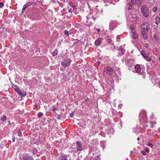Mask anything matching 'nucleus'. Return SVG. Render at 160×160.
Returning a JSON list of instances; mask_svg holds the SVG:
<instances>
[{"label":"nucleus","instance_id":"1","mask_svg":"<svg viewBox=\"0 0 160 160\" xmlns=\"http://www.w3.org/2000/svg\"><path fill=\"white\" fill-rule=\"evenodd\" d=\"M141 11L144 17L147 18L149 16V9L147 6L145 5L142 6L141 7Z\"/></svg>","mask_w":160,"mask_h":160},{"label":"nucleus","instance_id":"2","mask_svg":"<svg viewBox=\"0 0 160 160\" xmlns=\"http://www.w3.org/2000/svg\"><path fill=\"white\" fill-rule=\"evenodd\" d=\"M139 120L141 123H145L147 121L146 112L144 111L141 112L139 114Z\"/></svg>","mask_w":160,"mask_h":160},{"label":"nucleus","instance_id":"3","mask_svg":"<svg viewBox=\"0 0 160 160\" xmlns=\"http://www.w3.org/2000/svg\"><path fill=\"white\" fill-rule=\"evenodd\" d=\"M12 87L15 91L19 94L21 97H23L26 96V92L24 91L22 92L16 85L12 84Z\"/></svg>","mask_w":160,"mask_h":160},{"label":"nucleus","instance_id":"4","mask_svg":"<svg viewBox=\"0 0 160 160\" xmlns=\"http://www.w3.org/2000/svg\"><path fill=\"white\" fill-rule=\"evenodd\" d=\"M113 69L109 66L105 68L104 69V74L111 76L112 75Z\"/></svg>","mask_w":160,"mask_h":160},{"label":"nucleus","instance_id":"5","mask_svg":"<svg viewBox=\"0 0 160 160\" xmlns=\"http://www.w3.org/2000/svg\"><path fill=\"white\" fill-rule=\"evenodd\" d=\"M142 31H148L150 29L149 24L147 22H144L141 26Z\"/></svg>","mask_w":160,"mask_h":160},{"label":"nucleus","instance_id":"6","mask_svg":"<svg viewBox=\"0 0 160 160\" xmlns=\"http://www.w3.org/2000/svg\"><path fill=\"white\" fill-rule=\"evenodd\" d=\"M141 54L143 57L148 62L150 61L151 60L152 58L151 57H149L147 54L146 53L145 51L143 50L141 52Z\"/></svg>","mask_w":160,"mask_h":160},{"label":"nucleus","instance_id":"7","mask_svg":"<svg viewBox=\"0 0 160 160\" xmlns=\"http://www.w3.org/2000/svg\"><path fill=\"white\" fill-rule=\"evenodd\" d=\"M71 62V59H67L64 60L61 63L62 66L66 67L67 66H69L70 65V63Z\"/></svg>","mask_w":160,"mask_h":160},{"label":"nucleus","instance_id":"8","mask_svg":"<svg viewBox=\"0 0 160 160\" xmlns=\"http://www.w3.org/2000/svg\"><path fill=\"white\" fill-rule=\"evenodd\" d=\"M22 159V160H34L32 156L28 154H24Z\"/></svg>","mask_w":160,"mask_h":160},{"label":"nucleus","instance_id":"9","mask_svg":"<svg viewBox=\"0 0 160 160\" xmlns=\"http://www.w3.org/2000/svg\"><path fill=\"white\" fill-rule=\"evenodd\" d=\"M76 149L77 151H81L82 150L81 142L80 141H77L76 142Z\"/></svg>","mask_w":160,"mask_h":160},{"label":"nucleus","instance_id":"10","mask_svg":"<svg viewBox=\"0 0 160 160\" xmlns=\"http://www.w3.org/2000/svg\"><path fill=\"white\" fill-rule=\"evenodd\" d=\"M33 3L32 2H30L28 3L25 4L23 6L22 9V12L24 11L25 10L28 6H31Z\"/></svg>","mask_w":160,"mask_h":160},{"label":"nucleus","instance_id":"11","mask_svg":"<svg viewBox=\"0 0 160 160\" xmlns=\"http://www.w3.org/2000/svg\"><path fill=\"white\" fill-rule=\"evenodd\" d=\"M135 69L136 72L138 73H140L141 69L140 67V66L139 65H136L135 67Z\"/></svg>","mask_w":160,"mask_h":160},{"label":"nucleus","instance_id":"12","mask_svg":"<svg viewBox=\"0 0 160 160\" xmlns=\"http://www.w3.org/2000/svg\"><path fill=\"white\" fill-rule=\"evenodd\" d=\"M102 40V38H99L98 39L95 41V45L97 46H99L100 43H101Z\"/></svg>","mask_w":160,"mask_h":160},{"label":"nucleus","instance_id":"13","mask_svg":"<svg viewBox=\"0 0 160 160\" xmlns=\"http://www.w3.org/2000/svg\"><path fill=\"white\" fill-rule=\"evenodd\" d=\"M105 60H104V59L99 58V60L96 62L95 64L96 65L98 66L100 65L101 62H102V64L105 63Z\"/></svg>","mask_w":160,"mask_h":160},{"label":"nucleus","instance_id":"14","mask_svg":"<svg viewBox=\"0 0 160 160\" xmlns=\"http://www.w3.org/2000/svg\"><path fill=\"white\" fill-rule=\"evenodd\" d=\"M125 51V50L121 47H120L118 50V53L120 56L122 55L124 53Z\"/></svg>","mask_w":160,"mask_h":160},{"label":"nucleus","instance_id":"15","mask_svg":"<svg viewBox=\"0 0 160 160\" xmlns=\"http://www.w3.org/2000/svg\"><path fill=\"white\" fill-rule=\"evenodd\" d=\"M147 32L146 31H141L142 36L143 38L146 39H147L148 37L147 34Z\"/></svg>","mask_w":160,"mask_h":160},{"label":"nucleus","instance_id":"16","mask_svg":"<svg viewBox=\"0 0 160 160\" xmlns=\"http://www.w3.org/2000/svg\"><path fill=\"white\" fill-rule=\"evenodd\" d=\"M7 117L6 116L4 115L2 116V118L0 120L2 122V124L5 125L6 123V120H7Z\"/></svg>","mask_w":160,"mask_h":160},{"label":"nucleus","instance_id":"17","mask_svg":"<svg viewBox=\"0 0 160 160\" xmlns=\"http://www.w3.org/2000/svg\"><path fill=\"white\" fill-rule=\"evenodd\" d=\"M110 26L111 27L116 28L118 26V23L116 21H112L111 22Z\"/></svg>","mask_w":160,"mask_h":160},{"label":"nucleus","instance_id":"18","mask_svg":"<svg viewBox=\"0 0 160 160\" xmlns=\"http://www.w3.org/2000/svg\"><path fill=\"white\" fill-rule=\"evenodd\" d=\"M67 155H63L59 157L58 160H67Z\"/></svg>","mask_w":160,"mask_h":160},{"label":"nucleus","instance_id":"19","mask_svg":"<svg viewBox=\"0 0 160 160\" xmlns=\"http://www.w3.org/2000/svg\"><path fill=\"white\" fill-rule=\"evenodd\" d=\"M69 5L70 6V7H72L73 10L76 9V6L75 5H74L72 2H70L68 3Z\"/></svg>","mask_w":160,"mask_h":160},{"label":"nucleus","instance_id":"20","mask_svg":"<svg viewBox=\"0 0 160 160\" xmlns=\"http://www.w3.org/2000/svg\"><path fill=\"white\" fill-rule=\"evenodd\" d=\"M58 52V50L57 49H55L52 54V56H57V55Z\"/></svg>","mask_w":160,"mask_h":160},{"label":"nucleus","instance_id":"21","mask_svg":"<svg viewBox=\"0 0 160 160\" xmlns=\"http://www.w3.org/2000/svg\"><path fill=\"white\" fill-rule=\"evenodd\" d=\"M146 145L150 147L151 148H152L153 145L152 143H150L149 142H148L146 144Z\"/></svg>","mask_w":160,"mask_h":160},{"label":"nucleus","instance_id":"22","mask_svg":"<svg viewBox=\"0 0 160 160\" xmlns=\"http://www.w3.org/2000/svg\"><path fill=\"white\" fill-rule=\"evenodd\" d=\"M114 130L113 128L110 129V130H107V132L108 134H113Z\"/></svg>","mask_w":160,"mask_h":160},{"label":"nucleus","instance_id":"23","mask_svg":"<svg viewBox=\"0 0 160 160\" xmlns=\"http://www.w3.org/2000/svg\"><path fill=\"white\" fill-rule=\"evenodd\" d=\"M132 34L133 36V37L135 39L137 37H138V35L137 34L134 32H133L132 31Z\"/></svg>","mask_w":160,"mask_h":160},{"label":"nucleus","instance_id":"24","mask_svg":"<svg viewBox=\"0 0 160 160\" xmlns=\"http://www.w3.org/2000/svg\"><path fill=\"white\" fill-rule=\"evenodd\" d=\"M74 10L73 9V8L72 7H68V11L69 12L71 13H72V12L73 10Z\"/></svg>","mask_w":160,"mask_h":160},{"label":"nucleus","instance_id":"25","mask_svg":"<svg viewBox=\"0 0 160 160\" xmlns=\"http://www.w3.org/2000/svg\"><path fill=\"white\" fill-rule=\"evenodd\" d=\"M37 152V150L36 148H34L32 151V153L34 154H36Z\"/></svg>","mask_w":160,"mask_h":160},{"label":"nucleus","instance_id":"26","mask_svg":"<svg viewBox=\"0 0 160 160\" xmlns=\"http://www.w3.org/2000/svg\"><path fill=\"white\" fill-rule=\"evenodd\" d=\"M128 5L129 6V7L128 8V9L129 10L132 9V8L133 6L131 5V3H129Z\"/></svg>","mask_w":160,"mask_h":160},{"label":"nucleus","instance_id":"27","mask_svg":"<svg viewBox=\"0 0 160 160\" xmlns=\"http://www.w3.org/2000/svg\"><path fill=\"white\" fill-rule=\"evenodd\" d=\"M43 115V113L41 112H39L38 114V116L39 118H41Z\"/></svg>","mask_w":160,"mask_h":160},{"label":"nucleus","instance_id":"28","mask_svg":"<svg viewBox=\"0 0 160 160\" xmlns=\"http://www.w3.org/2000/svg\"><path fill=\"white\" fill-rule=\"evenodd\" d=\"M131 4L133 5H135L137 2L136 0H131Z\"/></svg>","mask_w":160,"mask_h":160},{"label":"nucleus","instance_id":"29","mask_svg":"<svg viewBox=\"0 0 160 160\" xmlns=\"http://www.w3.org/2000/svg\"><path fill=\"white\" fill-rule=\"evenodd\" d=\"M156 20L157 22H160V17L159 16H156Z\"/></svg>","mask_w":160,"mask_h":160},{"label":"nucleus","instance_id":"30","mask_svg":"<svg viewBox=\"0 0 160 160\" xmlns=\"http://www.w3.org/2000/svg\"><path fill=\"white\" fill-rule=\"evenodd\" d=\"M64 33L65 35H66L67 36H68L69 35L68 32L67 30H65L64 31Z\"/></svg>","mask_w":160,"mask_h":160},{"label":"nucleus","instance_id":"31","mask_svg":"<svg viewBox=\"0 0 160 160\" xmlns=\"http://www.w3.org/2000/svg\"><path fill=\"white\" fill-rule=\"evenodd\" d=\"M158 10V8L156 7H154L153 8V11L154 12H155Z\"/></svg>","mask_w":160,"mask_h":160},{"label":"nucleus","instance_id":"32","mask_svg":"<svg viewBox=\"0 0 160 160\" xmlns=\"http://www.w3.org/2000/svg\"><path fill=\"white\" fill-rule=\"evenodd\" d=\"M18 134L19 136H22V133L21 130H18Z\"/></svg>","mask_w":160,"mask_h":160},{"label":"nucleus","instance_id":"33","mask_svg":"<svg viewBox=\"0 0 160 160\" xmlns=\"http://www.w3.org/2000/svg\"><path fill=\"white\" fill-rule=\"evenodd\" d=\"M154 38L155 39V40L156 41H158V38L157 37V36L156 35H154Z\"/></svg>","mask_w":160,"mask_h":160},{"label":"nucleus","instance_id":"34","mask_svg":"<svg viewBox=\"0 0 160 160\" xmlns=\"http://www.w3.org/2000/svg\"><path fill=\"white\" fill-rule=\"evenodd\" d=\"M156 122H151V128H153V125L154 124H156Z\"/></svg>","mask_w":160,"mask_h":160},{"label":"nucleus","instance_id":"35","mask_svg":"<svg viewBox=\"0 0 160 160\" xmlns=\"http://www.w3.org/2000/svg\"><path fill=\"white\" fill-rule=\"evenodd\" d=\"M59 5L61 7H62L63 6V4L61 2H58Z\"/></svg>","mask_w":160,"mask_h":160},{"label":"nucleus","instance_id":"36","mask_svg":"<svg viewBox=\"0 0 160 160\" xmlns=\"http://www.w3.org/2000/svg\"><path fill=\"white\" fill-rule=\"evenodd\" d=\"M4 6L3 3L1 2H0V8H2Z\"/></svg>","mask_w":160,"mask_h":160},{"label":"nucleus","instance_id":"37","mask_svg":"<svg viewBox=\"0 0 160 160\" xmlns=\"http://www.w3.org/2000/svg\"><path fill=\"white\" fill-rule=\"evenodd\" d=\"M74 115V113L73 112H72L70 114V116L71 117H73Z\"/></svg>","mask_w":160,"mask_h":160},{"label":"nucleus","instance_id":"38","mask_svg":"<svg viewBox=\"0 0 160 160\" xmlns=\"http://www.w3.org/2000/svg\"><path fill=\"white\" fill-rule=\"evenodd\" d=\"M149 45L148 43H147L145 44L144 47L147 48L148 47Z\"/></svg>","mask_w":160,"mask_h":160},{"label":"nucleus","instance_id":"39","mask_svg":"<svg viewBox=\"0 0 160 160\" xmlns=\"http://www.w3.org/2000/svg\"><path fill=\"white\" fill-rule=\"evenodd\" d=\"M142 153L144 155H146V153L144 151H142Z\"/></svg>","mask_w":160,"mask_h":160},{"label":"nucleus","instance_id":"40","mask_svg":"<svg viewBox=\"0 0 160 160\" xmlns=\"http://www.w3.org/2000/svg\"><path fill=\"white\" fill-rule=\"evenodd\" d=\"M4 145L3 144H1L0 145V148L2 149V148L4 147Z\"/></svg>","mask_w":160,"mask_h":160},{"label":"nucleus","instance_id":"41","mask_svg":"<svg viewBox=\"0 0 160 160\" xmlns=\"http://www.w3.org/2000/svg\"><path fill=\"white\" fill-rule=\"evenodd\" d=\"M145 150L147 152H149V149L148 148L145 149Z\"/></svg>","mask_w":160,"mask_h":160},{"label":"nucleus","instance_id":"42","mask_svg":"<svg viewBox=\"0 0 160 160\" xmlns=\"http://www.w3.org/2000/svg\"><path fill=\"white\" fill-rule=\"evenodd\" d=\"M56 110H57V109L56 108H53L52 109V111L54 112H55Z\"/></svg>","mask_w":160,"mask_h":160},{"label":"nucleus","instance_id":"43","mask_svg":"<svg viewBox=\"0 0 160 160\" xmlns=\"http://www.w3.org/2000/svg\"><path fill=\"white\" fill-rule=\"evenodd\" d=\"M157 22V21H156L155 22V24H156V25H158V22Z\"/></svg>","mask_w":160,"mask_h":160},{"label":"nucleus","instance_id":"44","mask_svg":"<svg viewBox=\"0 0 160 160\" xmlns=\"http://www.w3.org/2000/svg\"><path fill=\"white\" fill-rule=\"evenodd\" d=\"M89 16H90V15H88V16L87 17V19H88V18H91V17H89Z\"/></svg>","mask_w":160,"mask_h":160},{"label":"nucleus","instance_id":"45","mask_svg":"<svg viewBox=\"0 0 160 160\" xmlns=\"http://www.w3.org/2000/svg\"><path fill=\"white\" fill-rule=\"evenodd\" d=\"M97 31L98 32H99L100 31V29H97Z\"/></svg>","mask_w":160,"mask_h":160},{"label":"nucleus","instance_id":"46","mask_svg":"<svg viewBox=\"0 0 160 160\" xmlns=\"http://www.w3.org/2000/svg\"><path fill=\"white\" fill-rule=\"evenodd\" d=\"M8 122L9 124H11V123H10V121H8Z\"/></svg>","mask_w":160,"mask_h":160},{"label":"nucleus","instance_id":"47","mask_svg":"<svg viewBox=\"0 0 160 160\" xmlns=\"http://www.w3.org/2000/svg\"><path fill=\"white\" fill-rule=\"evenodd\" d=\"M137 140H140V138H138L137 139Z\"/></svg>","mask_w":160,"mask_h":160},{"label":"nucleus","instance_id":"48","mask_svg":"<svg viewBox=\"0 0 160 160\" xmlns=\"http://www.w3.org/2000/svg\"><path fill=\"white\" fill-rule=\"evenodd\" d=\"M15 140V139L14 138L13 139V142H14Z\"/></svg>","mask_w":160,"mask_h":160},{"label":"nucleus","instance_id":"49","mask_svg":"<svg viewBox=\"0 0 160 160\" xmlns=\"http://www.w3.org/2000/svg\"><path fill=\"white\" fill-rule=\"evenodd\" d=\"M92 16H91L92 18L94 20L95 19V18L94 17H92Z\"/></svg>","mask_w":160,"mask_h":160},{"label":"nucleus","instance_id":"50","mask_svg":"<svg viewBox=\"0 0 160 160\" xmlns=\"http://www.w3.org/2000/svg\"><path fill=\"white\" fill-rule=\"evenodd\" d=\"M145 125L146 126V127H148V125H147V124H145Z\"/></svg>","mask_w":160,"mask_h":160},{"label":"nucleus","instance_id":"51","mask_svg":"<svg viewBox=\"0 0 160 160\" xmlns=\"http://www.w3.org/2000/svg\"><path fill=\"white\" fill-rule=\"evenodd\" d=\"M97 158H99V156H97Z\"/></svg>","mask_w":160,"mask_h":160},{"label":"nucleus","instance_id":"52","mask_svg":"<svg viewBox=\"0 0 160 160\" xmlns=\"http://www.w3.org/2000/svg\"><path fill=\"white\" fill-rule=\"evenodd\" d=\"M159 87L160 88V83L159 84Z\"/></svg>","mask_w":160,"mask_h":160},{"label":"nucleus","instance_id":"53","mask_svg":"<svg viewBox=\"0 0 160 160\" xmlns=\"http://www.w3.org/2000/svg\"><path fill=\"white\" fill-rule=\"evenodd\" d=\"M95 160H99V159L98 160L97 159H95Z\"/></svg>","mask_w":160,"mask_h":160},{"label":"nucleus","instance_id":"54","mask_svg":"<svg viewBox=\"0 0 160 160\" xmlns=\"http://www.w3.org/2000/svg\"><path fill=\"white\" fill-rule=\"evenodd\" d=\"M64 0H61V1H63Z\"/></svg>","mask_w":160,"mask_h":160},{"label":"nucleus","instance_id":"55","mask_svg":"<svg viewBox=\"0 0 160 160\" xmlns=\"http://www.w3.org/2000/svg\"><path fill=\"white\" fill-rule=\"evenodd\" d=\"M132 151L131 152V153H132Z\"/></svg>","mask_w":160,"mask_h":160},{"label":"nucleus","instance_id":"56","mask_svg":"<svg viewBox=\"0 0 160 160\" xmlns=\"http://www.w3.org/2000/svg\"><path fill=\"white\" fill-rule=\"evenodd\" d=\"M159 60H160V58H159Z\"/></svg>","mask_w":160,"mask_h":160}]
</instances>
